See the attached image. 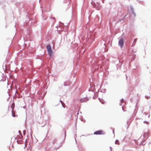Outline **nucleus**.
<instances>
[{
  "instance_id": "nucleus-1",
  "label": "nucleus",
  "mask_w": 151,
  "mask_h": 151,
  "mask_svg": "<svg viewBox=\"0 0 151 151\" xmlns=\"http://www.w3.org/2000/svg\"><path fill=\"white\" fill-rule=\"evenodd\" d=\"M46 48L49 55L50 57L52 55V51L50 46L49 45H47L46 46Z\"/></svg>"
},
{
  "instance_id": "nucleus-2",
  "label": "nucleus",
  "mask_w": 151,
  "mask_h": 151,
  "mask_svg": "<svg viewBox=\"0 0 151 151\" xmlns=\"http://www.w3.org/2000/svg\"><path fill=\"white\" fill-rule=\"evenodd\" d=\"M94 134L96 135L104 134V132L103 131L100 130L95 132Z\"/></svg>"
},
{
  "instance_id": "nucleus-3",
  "label": "nucleus",
  "mask_w": 151,
  "mask_h": 151,
  "mask_svg": "<svg viewBox=\"0 0 151 151\" xmlns=\"http://www.w3.org/2000/svg\"><path fill=\"white\" fill-rule=\"evenodd\" d=\"M124 44V40L122 38L120 39L119 42V45L121 47V48H122Z\"/></svg>"
},
{
  "instance_id": "nucleus-4",
  "label": "nucleus",
  "mask_w": 151,
  "mask_h": 151,
  "mask_svg": "<svg viewBox=\"0 0 151 151\" xmlns=\"http://www.w3.org/2000/svg\"><path fill=\"white\" fill-rule=\"evenodd\" d=\"M14 106H15V104H14V103H12V105L11 106V107L12 109V110H14Z\"/></svg>"
},
{
  "instance_id": "nucleus-5",
  "label": "nucleus",
  "mask_w": 151,
  "mask_h": 151,
  "mask_svg": "<svg viewBox=\"0 0 151 151\" xmlns=\"http://www.w3.org/2000/svg\"><path fill=\"white\" fill-rule=\"evenodd\" d=\"M12 115L13 117L15 116V114L14 110H12Z\"/></svg>"
},
{
  "instance_id": "nucleus-6",
  "label": "nucleus",
  "mask_w": 151,
  "mask_h": 151,
  "mask_svg": "<svg viewBox=\"0 0 151 151\" xmlns=\"http://www.w3.org/2000/svg\"><path fill=\"white\" fill-rule=\"evenodd\" d=\"M147 132L145 133L144 134L143 136L145 137H147Z\"/></svg>"
},
{
  "instance_id": "nucleus-7",
  "label": "nucleus",
  "mask_w": 151,
  "mask_h": 151,
  "mask_svg": "<svg viewBox=\"0 0 151 151\" xmlns=\"http://www.w3.org/2000/svg\"><path fill=\"white\" fill-rule=\"evenodd\" d=\"M115 143L116 144H117L118 145H119V141L118 140H116L115 141Z\"/></svg>"
},
{
  "instance_id": "nucleus-8",
  "label": "nucleus",
  "mask_w": 151,
  "mask_h": 151,
  "mask_svg": "<svg viewBox=\"0 0 151 151\" xmlns=\"http://www.w3.org/2000/svg\"><path fill=\"white\" fill-rule=\"evenodd\" d=\"M112 150V148L110 147L106 151H111Z\"/></svg>"
},
{
  "instance_id": "nucleus-9",
  "label": "nucleus",
  "mask_w": 151,
  "mask_h": 151,
  "mask_svg": "<svg viewBox=\"0 0 151 151\" xmlns=\"http://www.w3.org/2000/svg\"><path fill=\"white\" fill-rule=\"evenodd\" d=\"M62 106H63L64 107V108H65V104H62Z\"/></svg>"
},
{
  "instance_id": "nucleus-10",
  "label": "nucleus",
  "mask_w": 151,
  "mask_h": 151,
  "mask_svg": "<svg viewBox=\"0 0 151 151\" xmlns=\"http://www.w3.org/2000/svg\"><path fill=\"white\" fill-rule=\"evenodd\" d=\"M60 101L61 103L62 104H64L63 102V101Z\"/></svg>"
},
{
  "instance_id": "nucleus-11",
  "label": "nucleus",
  "mask_w": 151,
  "mask_h": 151,
  "mask_svg": "<svg viewBox=\"0 0 151 151\" xmlns=\"http://www.w3.org/2000/svg\"><path fill=\"white\" fill-rule=\"evenodd\" d=\"M53 19L54 20H55V17H53Z\"/></svg>"
},
{
  "instance_id": "nucleus-12",
  "label": "nucleus",
  "mask_w": 151,
  "mask_h": 151,
  "mask_svg": "<svg viewBox=\"0 0 151 151\" xmlns=\"http://www.w3.org/2000/svg\"><path fill=\"white\" fill-rule=\"evenodd\" d=\"M101 103H102V104H104V103L103 102H101Z\"/></svg>"
}]
</instances>
